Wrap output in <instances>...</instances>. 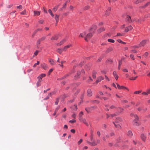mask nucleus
<instances>
[{"instance_id": "4", "label": "nucleus", "mask_w": 150, "mask_h": 150, "mask_svg": "<svg viewBox=\"0 0 150 150\" xmlns=\"http://www.w3.org/2000/svg\"><path fill=\"white\" fill-rule=\"evenodd\" d=\"M92 34L91 33L87 34L85 37L84 39L86 41H88L92 36Z\"/></svg>"}, {"instance_id": "47", "label": "nucleus", "mask_w": 150, "mask_h": 150, "mask_svg": "<svg viewBox=\"0 0 150 150\" xmlns=\"http://www.w3.org/2000/svg\"><path fill=\"white\" fill-rule=\"evenodd\" d=\"M139 47H139V46L137 45H134L133 46H132L131 47L132 48H138Z\"/></svg>"}, {"instance_id": "34", "label": "nucleus", "mask_w": 150, "mask_h": 150, "mask_svg": "<svg viewBox=\"0 0 150 150\" xmlns=\"http://www.w3.org/2000/svg\"><path fill=\"white\" fill-rule=\"evenodd\" d=\"M48 12L50 14L52 17H54V15L52 13V11L50 9H49L48 10Z\"/></svg>"}, {"instance_id": "21", "label": "nucleus", "mask_w": 150, "mask_h": 150, "mask_svg": "<svg viewBox=\"0 0 150 150\" xmlns=\"http://www.w3.org/2000/svg\"><path fill=\"white\" fill-rule=\"evenodd\" d=\"M141 137L142 139L144 141H145L146 140V137L145 135L142 134H141Z\"/></svg>"}, {"instance_id": "48", "label": "nucleus", "mask_w": 150, "mask_h": 150, "mask_svg": "<svg viewBox=\"0 0 150 150\" xmlns=\"http://www.w3.org/2000/svg\"><path fill=\"white\" fill-rule=\"evenodd\" d=\"M20 13L21 15H25L26 14V11L24 10V11L21 12Z\"/></svg>"}, {"instance_id": "10", "label": "nucleus", "mask_w": 150, "mask_h": 150, "mask_svg": "<svg viewBox=\"0 0 150 150\" xmlns=\"http://www.w3.org/2000/svg\"><path fill=\"white\" fill-rule=\"evenodd\" d=\"M57 61L58 62L61 64H59L58 65L62 67L63 68V63H65V61H60L59 58H58V60H57Z\"/></svg>"}, {"instance_id": "61", "label": "nucleus", "mask_w": 150, "mask_h": 150, "mask_svg": "<svg viewBox=\"0 0 150 150\" xmlns=\"http://www.w3.org/2000/svg\"><path fill=\"white\" fill-rule=\"evenodd\" d=\"M116 108V107L114 105H112L110 107V108L111 109L115 108Z\"/></svg>"}, {"instance_id": "16", "label": "nucleus", "mask_w": 150, "mask_h": 150, "mask_svg": "<svg viewBox=\"0 0 150 150\" xmlns=\"http://www.w3.org/2000/svg\"><path fill=\"white\" fill-rule=\"evenodd\" d=\"M49 62L50 63V64L51 65H54L55 64V62L51 58H49L48 59Z\"/></svg>"}, {"instance_id": "27", "label": "nucleus", "mask_w": 150, "mask_h": 150, "mask_svg": "<svg viewBox=\"0 0 150 150\" xmlns=\"http://www.w3.org/2000/svg\"><path fill=\"white\" fill-rule=\"evenodd\" d=\"M132 132L130 131H129L127 133V135L129 137H132Z\"/></svg>"}, {"instance_id": "3", "label": "nucleus", "mask_w": 150, "mask_h": 150, "mask_svg": "<svg viewBox=\"0 0 150 150\" xmlns=\"http://www.w3.org/2000/svg\"><path fill=\"white\" fill-rule=\"evenodd\" d=\"M148 40H143L139 44V47H144L148 42Z\"/></svg>"}, {"instance_id": "6", "label": "nucleus", "mask_w": 150, "mask_h": 150, "mask_svg": "<svg viewBox=\"0 0 150 150\" xmlns=\"http://www.w3.org/2000/svg\"><path fill=\"white\" fill-rule=\"evenodd\" d=\"M104 79L102 76H99L97 78V79L95 83L97 84L98 82L101 81Z\"/></svg>"}, {"instance_id": "31", "label": "nucleus", "mask_w": 150, "mask_h": 150, "mask_svg": "<svg viewBox=\"0 0 150 150\" xmlns=\"http://www.w3.org/2000/svg\"><path fill=\"white\" fill-rule=\"evenodd\" d=\"M96 73H97V72L96 71H93L92 73V77L94 79H95L96 78Z\"/></svg>"}, {"instance_id": "41", "label": "nucleus", "mask_w": 150, "mask_h": 150, "mask_svg": "<svg viewBox=\"0 0 150 150\" xmlns=\"http://www.w3.org/2000/svg\"><path fill=\"white\" fill-rule=\"evenodd\" d=\"M118 115V113L117 112H116L114 114H110V116H111L112 117H113L115 116H116Z\"/></svg>"}, {"instance_id": "29", "label": "nucleus", "mask_w": 150, "mask_h": 150, "mask_svg": "<svg viewBox=\"0 0 150 150\" xmlns=\"http://www.w3.org/2000/svg\"><path fill=\"white\" fill-rule=\"evenodd\" d=\"M118 112H117L118 113L119 115L124 110V109L123 108L120 107L118 108Z\"/></svg>"}, {"instance_id": "13", "label": "nucleus", "mask_w": 150, "mask_h": 150, "mask_svg": "<svg viewBox=\"0 0 150 150\" xmlns=\"http://www.w3.org/2000/svg\"><path fill=\"white\" fill-rule=\"evenodd\" d=\"M137 110L139 111H142V112H144L147 110V108H146L143 109L141 107H139L137 108Z\"/></svg>"}, {"instance_id": "28", "label": "nucleus", "mask_w": 150, "mask_h": 150, "mask_svg": "<svg viewBox=\"0 0 150 150\" xmlns=\"http://www.w3.org/2000/svg\"><path fill=\"white\" fill-rule=\"evenodd\" d=\"M59 16L57 15H55V19L56 22V23H58L59 20Z\"/></svg>"}, {"instance_id": "54", "label": "nucleus", "mask_w": 150, "mask_h": 150, "mask_svg": "<svg viewBox=\"0 0 150 150\" xmlns=\"http://www.w3.org/2000/svg\"><path fill=\"white\" fill-rule=\"evenodd\" d=\"M76 120H70L69 121V122L70 123H73L76 122Z\"/></svg>"}, {"instance_id": "37", "label": "nucleus", "mask_w": 150, "mask_h": 150, "mask_svg": "<svg viewBox=\"0 0 150 150\" xmlns=\"http://www.w3.org/2000/svg\"><path fill=\"white\" fill-rule=\"evenodd\" d=\"M86 33L85 32H84L82 33H81L80 35H79V37H83L84 36L86 35Z\"/></svg>"}, {"instance_id": "63", "label": "nucleus", "mask_w": 150, "mask_h": 150, "mask_svg": "<svg viewBox=\"0 0 150 150\" xmlns=\"http://www.w3.org/2000/svg\"><path fill=\"white\" fill-rule=\"evenodd\" d=\"M83 140L82 139H80L79 141L78 142V145L80 144L82 142Z\"/></svg>"}, {"instance_id": "26", "label": "nucleus", "mask_w": 150, "mask_h": 150, "mask_svg": "<svg viewBox=\"0 0 150 150\" xmlns=\"http://www.w3.org/2000/svg\"><path fill=\"white\" fill-rule=\"evenodd\" d=\"M113 123L114 124L115 127L117 128H118V129H121V126L119 124L116 125L114 122H113Z\"/></svg>"}, {"instance_id": "55", "label": "nucleus", "mask_w": 150, "mask_h": 150, "mask_svg": "<svg viewBox=\"0 0 150 150\" xmlns=\"http://www.w3.org/2000/svg\"><path fill=\"white\" fill-rule=\"evenodd\" d=\"M141 91H136L134 92V93L135 94H139V93H141Z\"/></svg>"}, {"instance_id": "43", "label": "nucleus", "mask_w": 150, "mask_h": 150, "mask_svg": "<svg viewBox=\"0 0 150 150\" xmlns=\"http://www.w3.org/2000/svg\"><path fill=\"white\" fill-rule=\"evenodd\" d=\"M58 6H56L55 7L53 8V11L55 12L57 9Z\"/></svg>"}, {"instance_id": "49", "label": "nucleus", "mask_w": 150, "mask_h": 150, "mask_svg": "<svg viewBox=\"0 0 150 150\" xmlns=\"http://www.w3.org/2000/svg\"><path fill=\"white\" fill-rule=\"evenodd\" d=\"M39 63H40L39 62V61H37V63H36L34 64V65L33 66V67H35L37 65H39Z\"/></svg>"}, {"instance_id": "50", "label": "nucleus", "mask_w": 150, "mask_h": 150, "mask_svg": "<svg viewBox=\"0 0 150 150\" xmlns=\"http://www.w3.org/2000/svg\"><path fill=\"white\" fill-rule=\"evenodd\" d=\"M53 70V69H50L48 72V75H50L52 71Z\"/></svg>"}, {"instance_id": "59", "label": "nucleus", "mask_w": 150, "mask_h": 150, "mask_svg": "<svg viewBox=\"0 0 150 150\" xmlns=\"http://www.w3.org/2000/svg\"><path fill=\"white\" fill-rule=\"evenodd\" d=\"M146 91L147 92V93L148 94H150V88H149V89H147Z\"/></svg>"}, {"instance_id": "51", "label": "nucleus", "mask_w": 150, "mask_h": 150, "mask_svg": "<svg viewBox=\"0 0 150 150\" xmlns=\"http://www.w3.org/2000/svg\"><path fill=\"white\" fill-rule=\"evenodd\" d=\"M148 53L147 52H146L143 55V56H144V57H146L147 56H148Z\"/></svg>"}, {"instance_id": "17", "label": "nucleus", "mask_w": 150, "mask_h": 150, "mask_svg": "<svg viewBox=\"0 0 150 150\" xmlns=\"http://www.w3.org/2000/svg\"><path fill=\"white\" fill-rule=\"evenodd\" d=\"M40 11H34V16H39L40 15Z\"/></svg>"}, {"instance_id": "33", "label": "nucleus", "mask_w": 150, "mask_h": 150, "mask_svg": "<svg viewBox=\"0 0 150 150\" xmlns=\"http://www.w3.org/2000/svg\"><path fill=\"white\" fill-rule=\"evenodd\" d=\"M51 93H49L47 95V97L46 98H44V100H47L49 98V97L51 96Z\"/></svg>"}, {"instance_id": "53", "label": "nucleus", "mask_w": 150, "mask_h": 150, "mask_svg": "<svg viewBox=\"0 0 150 150\" xmlns=\"http://www.w3.org/2000/svg\"><path fill=\"white\" fill-rule=\"evenodd\" d=\"M128 27V28L129 31L132 30L133 28V27L131 25H129Z\"/></svg>"}, {"instance_id": "23", "label": "nucleus", "mask_w": 150, "mask_h": 150, "mask_svg": "<svg viewBox=\"0 0 150 150\" xmlns=\"http://www.w3.org/2000/svg\"><path fill=\"white\" fill-rule=\"evenodd\" d=\"M112 47H110L107 49V50L106 51V52L107 53H108L109 52L112 51Z\"/></svg>"}, {"instance_id": "62", "label": "nucleus", "mask_w": 150, "mask_h": 150, "mask_svg": "<svg viewBox=\"0 0 150 150\" xmlns=\"http://www.w3.org/2000/svg\"><path fill=\"white\" fill-rule=\"evenodd\" d=\"M39 52V51L38 50H36L35 51V53H34V54L35 56H36L38 54V53Z\"/></svg>"}, {"instance_id": "52", "label": "nucleus", "mask_w": 150, "mask_h": 150, "mask_svg": "<svg viewBox=\"0 0 150 150\" xmlns=\"http://www.w3.org/2000/svg\"><path fill=\"white\" fill-rule=\"evenodd\" d=\"M128 28V27H125V30L124 32L125 33H127L129 31Z\"/></svg>"}, {"instance_id": "32", "label": "nucleus", "mask_w": 150, "mask_h": 150, "mask_svg": "<svg viewBox=\"0 0 150 150\" xmlns=\"http://www.w3.org/2000/svg\"><path fill=\"white\" fill-rule=\"evenodd\" d=\"M42 28H38L35 31V34H36L38 31H42Z\"/></svg>"}, {"instance_id": "14", "label": "nucleus", "mask_w": 150, "mask_h": 150, "mask_svg": "<svg viewBox=\"0 0 150 150\" xmlns=\"http://www.w3.org/2000/svg\"><path fill=\"white\" fill-rule=\"evenodd\" d=\"M66 42V40L65 39H64L62 40L60 42L56 43L57 46H61L64 43Z\"/></svg>"}, {"instance_id": "60", "label": "nucleus", "mask_w": 150, "mask_h": 150, "mask_svg": "<svg viewBox=\"0 0 150 150\" xmlns=\"http://www.w3.org/2000/svg\"><path fill=\"white\" fill-rule=\"evenodd\" d=\"M131 51L133 53H137V51L135 50H131Z\"/></svg>"}, {"instance_id": "45", "label": "nucleus", "mask_w": 150, "mask_h": 150, "mask_svg": "<svg viewBox=\"0 0 150 150\" xmlns=\"http://www.w3.org/2000/svg\"><path fill=\"white\" fill-rule=\"evenodd\" d=\"M110 13V12L109 11H106L105 14V16H108L109 15Z\"/></svg>"}, {"instance_id": "30", "label": "nucleus", "mask_w": 150, "mask_h": 150, "mask_svg": "<svg viewBox=\"0 0 150 150\" xmlns=\"http://www.w3.org/2000/svg\"><path fill=\"white\" fill-rule=\"evenodd\" d=\"M58 39V37L56 35H55L54 37H52L51 38V40H57Z\"/></svg>"}, {"instance_id": "39", "label": "nucleus", "mask_w": 150, "mask_h": 150, "mask_svg": "<svg viewBox=\"0 0 150 150\" xmlns=\"http://www.w3.org/2000/svg\"><path fill=\"white\" fill-rule=\"evenodd\" d=\"M41 81H39L38 80L36 83L37 87L39 86H40V82Z\"/></svg>"}, {"instance_id": "24", "label": "nucleus", "mask_w": 150, "mask_h": 150, "mask_svg": "<svg viewBox=\"0 0 150 150\" xmlns=\"http://www.w3.org/2000/svg\"><path fill=\"white\" fill-rule=\"evenodd\" d=\"M144 0H137L135 1L134 2V3L136 4H137L139 3H141Z\"/></svg>"}, {"instance_id": "58", "label": "nucleus", "mask_w": 150, "mask_h": 150, "mask_svg": "<svg viewBox=\"0 0 150 150\" xmlns=\"http://www.w3.org/2000/svg\"><path fill=\"white\" fill-rule=\"evenodd\" d=\"M59 101V98H57L56 99V101L55 102V104L56 105H57L58 104V102Z\"/></svg>"}, {"instance_id": "42", "label": "nucleus", "mask_w": 150, "mask_h": 150, "mask_svg": "<svg viewBox=\"0 0 150 150\" xmlns=\"http://www.w3.org/2000/svg\"><path fill=\"white\" fill-rule=\"evenodd\" d=\"M85 125H86L87 126H88V123L86 122V120L85 119L84 120H82V121Z\"/></svg>"}, {"instance_id": "19", "label": "nucleus", "mask_w": 150, "mask_h": 150, "mask_svg": "<svg viewBox=\"0 0 150 150\" xmlns=\"http://www.w3.org/2000/svg\"><path fill=\"white\" fill-rule=\"evenodd\" d=\"M113 75L114 76L115 79L117 80L118 78V76L117 74V73L115 71H114L113 72Z\"/></svg>"}, {"instance_id": "22", "label": "nucleus", "mask_w": 150, "mask_h": 150, "mask_svg": "<svg viewBox=\"0 0 150 150\" xmlns=\"http://www.w3.org/2000/svg\"><path fill=\"white\" fill-rule=\"evenodd\" d=\"M105 29L103 28H101L98 30L97 31L98 33H100L102 31L105 30Z\"/></svg>"}, {"instance_id": "20", "label": "nucleus", "mask_w": 150, "mask_h": 150, "mask_svg": "<svg viewBox=\"0 0 150 150\" xmlns=\"http://www.w3.org/2000/svg\"><path fill=\"white\" fill-rule=\"evenodd\" d=\"M80 73L79 72H78V73L74 77V79H78V78H79L80 77Z\"/></svg>"}, {"instance_id": "56", "label": "nucleus", "mask_w": 150, "mask_h": 150, "mask_svg": "<svg viewBox=\"0 0 150 150\" xmlns=\"http://www.w3.org/2000/svg\"><path fill=\"white\" fill-rule=\"evenodd\" d=\"M46 38V37H43L42 38H41L40 39H39V40L41 41H43Z\"/></svg>"}, {"instance_id": "64", "label": "nucleus", "mask_w": 150, "mask_h": 150, "mask_svg": "<svg viewBox=\"0 0 150 150\" xmlns=\"http://www.w3.org/2000/svg\"><path fill=\"white\" fill-rule=\"evenodd\" d=\"M85 68L87 70H89L90 69V67H88L87 65L85 66Z\"/></svg>"}, {"instance_id": "12", "label": "nucleus", "mask_w": 150, "mask_h": 150, "mask_svg": "<svg viewBox=\"0 0 150 150\" xmlns=\"http://www.w3.org/2000/svg\"><path fill=\"white\" fill-rule=\"evenodd\" d=\"M126 20L127 22L129 23H131L132 22V20L131 19V17L127 15L126 18Z\"/></svg>"}, {"instance_id": "40", "label": "nucleus", "mask_w": 150, "mask_h": 150, "mask_svg": "<svg viewBox=\"0 0 150 150\" xmlns=\"http://www.w3.org/2000/svg\"><path fill=\"white\" fill-rule=\"evenodd\" d=\"M108 42H111V43H114L115 42V40H114L109 39L108 40Z\"/></svg>"}, {"instance_id": "7", "label": "nucleus", "mask_w": 150, "mask_h": 150, "mask_svg": "<svg viewBox=\"0 0 150 150\" xmlns=\"http://www.w3.org/2000/svg\"><path fill=\"white\" fill-rule=\"evenodd\" d=\"M46 74H40V76H39L37 78L38 80L41 81H42V78L44 77L45 76Z\"/></svg>"}, {"instance_id": "25", "label": "nucleus", "mask_w": 150, "mask_h": 150, "mask_svg": "<svg viewBox=\"0 0 150 150\" xmlns=\"http://www.w3.org/2000/svg\"><path fill=\"white\" fill-rule=\"evenodd\" d=\"M56 51L59 54H61L62 52L63 51V49H61L58 48L57 50Z\"/></svg>"}, {"instance_id": "5", "label": "nucleus", "mask_w": 150, "mask_h": 150, "mask_svg": "<svg viewBox=\"0 0 150 150\" xmlns=\"http://www.w3.org/2000/svg\"><path fill=\"white\" fill-rule=\"evenodd\" d=\"M96 108V107L95 106H92L89 108H85V110L88 112H91L92 110L95 109Z\"/></svg>"}, {"instance_id": "38", "label": "nucleus", "mask_w": 150, "mask_h": 150, "mask_svg": "<svg viewBox=\"0 0 150 150\" xmlns=\"http://www.w3.org/2000/svg\"><path fill=\"white\" fill-rule=\"evenodd\" d=\"M72 108L74 110L76 111L77 109V105H74L73 106Z\"/></svg>"}, {"instance_id": "15", "label": "nucleus", "mask_w": 150, "mask_h": 150, "mask_svg": "<svg viewBox=\"0 0 150 150\" xmlns=\"http://www.w3.org/2000/svg\"><path fill=\"white\" fill-rule=\"evenodd\" d=\"M87 96L89 97L91 96H92V93L90 89H88V90L87 92Z\"/></svg>"}, {"instance_id": "11", "label": "nucleus", "mask_w": 150, "mask_h": 150, "mask_svg": "<svg viewBox=\"0 0 150 150\" xmlns=\"http://www.w3.org/2000/svg\"><path fill=\"white\" fill-rule=\"evenodd\" d=\"M40 65L41 67L45 70H47L48 68L47 65L45 63H43L41 64Z\"/></svg>"}, {"instance_id": "18", "label": "nucleus", "mask_w": 150, "mask_h": 150, "mask_svg": "<svg viewBox=\"0 0 150 150\" xmlns=\"http://www.w3.org/2000/svg\"><path fill=\"white\" fill-rule=\"evenodd\" d=\"M97 28V26L96 25H93L91 27V30L92 31L96 30Z\"/></svg>"}, {"instance_id": "1", "label": "nucleus", "mask_w": 150, "mask_h": 150, "mask_svg": "<svg viewBox=\"0 0 150 150\" xmlns=\"http://www.w3.org/2000/svg\"><path fill=\"white\" fill-rule=\"evenodd\" d=\"M130 115L131 116H133L135 118V119L132 122L133 125L135 126H139V124L138 122V117L136 115H134V114L132 113Z\"/></svg>"}, {"instance_id": "36", "label": "nucleus", "mask_w": 150, "mask_h": 150, "mask_svg": "<svg viewBox=\"0 0 150 150\" xmlns=\"http://www.w3.org/2000/svg\"><path fill=\"white\" fill-rule=\"evenodd\" d=\"M137 77H138L137 76L134 77H132L130 78H129V79L131 80H135L137 78Z\"/></svg>"}, {"instance_id": "35", "label": "nucleus", "mask_w": 150, "mask_h": 150, "mask_svg": "<svg viewBox=\"0 0 150 150\" xmlns=\"http://www.w3.org/2000/svg\"><path fill=\"white\" fill-rule=\"evenodd\" d=\"M41 42V41L39 40V39L37 41V47H38L39 46L40 44V42Z\"/></svg>"}, {"instance_id": "46", "label": "nucleus", "mask_w": 150, "mask_h": 150, "mask_svg": "<svg viewBox=\"0 0 150 150\" xmlns=\"http://www.w3.org/2000/svg\"><path fill=\"white\" fill-rule=\"evenodd\" d=\"M130 57L131 59H132L133 60H134V56L132 54H130Z\"/></svg>"}, {"instance_id": "44", "label": "nucleus", "mask_w": 150, "mask_h": 150, "mask_svg": "<svg viewBox=\"0 0 150 150\" xmlns=\"http://www.w3.org/2000/svg\"><path fill=\"white\" fill-rule=\"evenodd\" d=\"M68 76V74H66L65 75V76H63L60 79H59V80H61V79H64L65 78H66V77H67V76ZM57 80H59V79H58Z\"/></svg>"}, {"instance_id": "2", "label": "nucleus", "mask_w": 150, "mask_h": 150, "mask_svg": "<svg viewBox=\"0 0 150 150\" xmlns=\"http://www.w3.org/2000/svg\"><path fill=\"white\" fill-rule=\"evenodd\" d=\"M91 141L93 142H90L88 141H87V142L89 144L93 146H94L96 145V144L94 141H93V131L92 130H91Z\"/></svg>"}, {"instance_id": "9", "label": "nucleus", "mask_w": 150, "mask_h": 150, "mask_svg": "<svg viewBox=\"0 0 150 150\" xmlns=\"http://www.w3.org/2000/svg\"><path fill=\"white\" fill-rule=\"evenodd\" d=\"M117 87L119 89H126L129 91V90L128 88L126 87L123 86H120L117 83Z\"/></svg>"}, {"instance_id": "57", "label": "nucleus", "mask_w": 150, "mask_h": 150, "mask_svg": "<svg viewBox=\"0 0 150 150\" xmlns=\"http://www.w3.org/2000/svg\"><path fill=\"white\" fill-rule=\"evenodd\" d=\"M89 79L87 81L88 82H91L93 81V79H92L91 77H89Z\"/></svg>"}, {"instance_id": "8", "label": "nucleus", "mask_w": 150, "mask_h": 150, "mask_svg": "<svg viewBox=\"0 0 150 150\" xmlns=\"http://www.w3.org/2000/svg\"><path fill=\"white\" fill-rule=\"evenodd\" d=\"M72 46V45L71 44H69L65 46L63 48V51H66L68 48L71 47Z\"/></svg>"}]
</instances>
